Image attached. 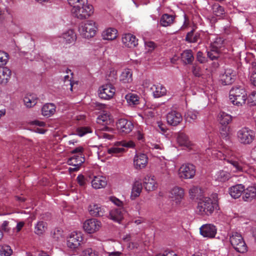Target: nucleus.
<instances>
[{
	"label": "nucleus",
	"mask_w": 256,
	"mask_h": 256,
	"mask_svg": "<svg viewBox=\"0 0 256 256\" xmlns=\"http://www.w3.org/2000/svg\"><path fill=\"white\" fill-rule=\"evenodd\" d=\"M218 208L216 200H212L209 198H204L200 200L196 207V212L202 216H209L214 210Z\"/></svg>",
	"instance_id": "1"
},
{
	"label": "nucleus",
	"mask_w": 256,
	"mask_h": 256,
	"mask_svg": "<svg viewBox=\"0 0 256 256\" xmlns=\"http://www.w3.org/2000/svg\"><path fill=\"white\" fill-rule=\"evenodd\" d=\"M230 100L234 105L242 106L245 104L247 94L244 88H234L230 92Z\"/></svg>",
	"instance_id": "2"
},
{
	"label": "nucleus",
	"mask_w": 256,
	"mask_h": 256,
	"mask_svg": "<svg viewBox=\"0 0 256 256\" xmlns=\"http://www.w3.org/2000/svg\"><path fill=\"white\" fill-rule=\"evenodd\" d=\"M72 12L76 17L82 20L88 18L94 13V8L92 5L88 4L86 1L80 6L72 8Z\"/></svg>",
	"instance_id": "3"
},
{
	"label": "nucleus",
	"mask_w": 256,
	"mask_h": 256,
	"mask_svg": "<svg viewBox=\"0 0 256 256\" xmlns=\"http://www.w3.org/2000/svg\"><path fill=\"white\" fill-rule=\"evenodd\" d=\"M230 242L234 250L240 253L247 251L246 244L240 234L232 232L230 237Z\"/></svg>",
	"instance_id": "4"
},
{
	"label": "nucleus",
	"mask_w": 256,
	"mask_h": 256,
	"mask_svg": "<svg viewBox=\"0 0 256 256\" xmlns=\"http://www.w3.org/2000/svg\"><path fill=\"white\" fill-rule=\"evenodd\" d=\"M98 30L96 23L91 20H87L82 24L79 28L80 35L84 38H90L94 36Z\"/></svg>",
	"instance_id": "5"
},
{
	"label": "nucleus",
	"mask_w": 256,
	"mask_h": 256,
	"mask_svg": "<svg viewBox=\"0 0 256 256\" xmlns=\"http://www.w3.org/2000/svg\"><path fill=\"white\" fill-rule=\"evenodd\" d=\"M237 137L240 143L244 144H250L254 139V132L247 127H244L238 130Z\"/></svg>",
	"instance_id": "6"
},
{
	"label": "nucleus",
	"mask_w": 256,
	"mask_h": 256,
	"mask_svg": "<svg viewBox=\"0 0 256 256\" xmlns=\"http://www.w3.org/2000/svg\"><path fill=\"white\" fill-rule=\"evenodd\" d=\"M196 167L191 164H182L178 170V175L180 178L191 179L196 174Z\"/></svg>",
	"instance_id": "7"
},
{
	"label": "nucleus",
	"mask_w": 256,
	"mask_h": 256,
	"mask_svg": "<svg viewBox=\"0 0 256 256\" xmlns=\"http://www.w3.org/2000/svg\"><path fill=\"white\" fill-rule=\"evenodd\" d=\"M102 223L96 218H90L86 220L83 224V228L88 234H94L100 229Z\"/></svg>",
	"instance_id": "8"
},
{
	"label": "nucleus",
	"mask_w": 256,
	"mask_h": 256,
	"mask_svg": "<svg viewBox=\"0 0 256 256\" xmlns=\"http://www.w3.org/2000/svg\"><path fill=\"white\" fill-rule=\"evenodd\" d=\"M84 160L85 158L83 155H75L70 158L68 160V164L72 166L68 168L70 172L78 171Z\"/></svg>",
	"instance_id": "9"
},
{
	"label": "nucleus",
	"mask_w": 256,
	"mask_h": 256,
	"mask_svg": "<svg viewBox=\"0 0 256 256\" xmlns=\"http://www.w3.org/2000/svg\"><path fill=\"white\" fill-rule=\"evenodd\" d=\"M82 240L83 238L81 232H72L67 240V246L69 248L74 250L80 245Z\"/></svg>",
	"instance_id": "10"
},
{
	"label": "nucleus",
	"mask_w": 256,
	"mask_h": 256,
	"mask_svg": "<svg viewBox=\"0 0 256 256\" xmlns=\"http://www.w3.org/2000/svg\"><path fill=\"white\" fill-rule=\"evenodd\" d=\"M115 92V88L112 84H107L99 88L98 96L102 99L109 100L113 97Z\"/></svg>",
	"instance_id": "11"
},
{
	"label": "nucleus",
	"mask_w": 256,
	"mask_h": 256,
	"mask_svg": "<svg viewBox=\"0 0 256 256\" xmlns=\"http://www.w3.org/2000/svg\"><path fill=\"white\" fill-rule=\"evenodd\" d=\"M116 128L122 133L128 134L134 128L132 122L125 118H120L116 122Z\"/></svg>",
	"instance_id": "12"
},
{
	"label": "nucleus",
	"mask_w": 256,
	"mask_h": 256,
	"mask_svg": "<svg viewBox=\"0 0 256 256\" xmlns=\"http://www.w3.org/2000/svg\"><path fill=\"white\" fill-rule=\"evenodd\" d=\"M200 234L204 237L213 238L217 232V229L212 224H203L200 228Z\"/></svg>",
	"instance_id": "13"
},
{
	"label": "nucleus",
	"mask_w": 256,
	"mask_h": 256,
	"mask_svg": "<svg viewBox=\"0 0 256 256\" xmlns=\"http://www.w3.org/2000/svg\"><path fill=\"white\" fill-rule=\"evenodd\" d=\"M236 76V72L233 70L226 68L220 75V79L224 85L230 84L234 81Z\"/></svg>",
	"instance_id": "14"
},
{
	"label": "nucleus",
	"mask_w": 256,
	"mask_h": 256,
	"mask_svg": "<svg viewBox=\"0 0 256 256\" xmlns=\"http://www.w3.org/2000/svg\"><path fill=\"white\" fill-rule=\"evenodd\" d=\"M114 130L112 128L104 126L102 128L97 129L96 134L99 138L106 140H112L114 138Z\"/></svg>",
	"instance_id": "15"
},
{
	"label": "nucleus",
	"mask_w": 256,
	"mask_h": 256,
	"mask_svg": "<svg viewBox=\"0 0 256 256\" xmlns=\"http://www.w3.org/2000/svg\"><path fill=\"white\" fill-rule=\"evenodd\" d=\"M182 120V114L175 110L169 112L166 115V120L168 124L172 126L178 125Z\"/></svg>",
	"instance_id": "16"
},
{
	"label": "nucleus",
	"mask_w": 256,
	"mask_h": 256,
	"mask_svg": "<svg viewBox=\"0 0 256 256\" xmlns=\"http://www.w3.org/2000/svg\"><path fill=\"white\" fill-rule=\"evenodd\" d=\"M88 211L93 216H102L106 214V208L104 206L96 204H92L88 206Z\"/></svg>",
	"instance_id": "17"
},
{
	"label": "nucleus",
	"mask_w": 256,
	"mask_h": 256,
	"mask_svg": "<svg viewBox=\"0 0 256 256\" xmlns=\"http://www.w3.org/2000/svg\"><path fill=\"white\" fill-rule=\"evenodd\" d=\"M122 44L126 47L133 48L138 44V40L131 34H126L122 37Z\"/></svg>",
	"instance_id": "18"
},
{
	"label": "nucleus",
	"mask_w": 256,
	"mask_h": 256,
	"mask_svg": "<svg viewBox=\"0 0 256 256\" xmlns=\"http://www.w3.org/2000/svg\"><path fill=\"white\" fill-rule=\"evenodd\" d=\"M184 190L178 186L173 188L170 191V196L176 204L180 203L184 198Z\"/></svg>",
	"instance_id": "19"
},
{
	"label": "nucleus",
	"mask_w": 256,
	"mask_h": 256,
	"mask_svg": "<svg viewBox=\"0 0 256 256\" xmlns=\"http://www.w3.org/2000/svg\"><path fill=\"white\" fill-rule=\"evenodd\" d=\"M148 158L144 154H137L134 159V164L136 168L141 169L144 168L148 164Z\"/></svg>",
	"instance_id": "20"
},
{
	"label": "nucleus",
	"mask_w": 256,
	"mask_h": 256,
	"mask_svg": "<svg viewBox=\"0 0 256 256\" xmlns=\"http://www.w3.org/2000/svg\"><path fill=\"white\" fill-rule=\"evenodd\" d=\"M143 184L146 190L149 192L154 190L158 187L154 176H146L144 178Z\"/></svg>",
	"instance_id": "21"
},
{
	"label": "nucleus",
	"mask_w": 256,
	"mask_h": 256,
	"mask_svg": "<svg viewBox=\"0 0 256 256\" xmlns=\"http://www.w3.org/2000/svg\"><path fill=\"white\" fill-rule=\"evenodd\" d=\"M61 38L66 44H74L76 40V36L72 30L70 29L64 32Z\"/></svg>",
	"instance_id": "22"
},
{
	"label": "nucleus",
	"mask_w": 256,
	"mask_h": 256,
	"mask_svg": "<svg viewBox=\"0 0 256 256\" xmlns=\"http://www.w3.org/2000/svg\"><path fill=\"white\" fill-rule=\"evenodd\" d=\"M244 190L245 187L243 184H238L230 187L228 192L230 196L236 199L240 197Z\"/></svg>",
	"instance_id": "23"
},
{
	"label": "nucleus",
	"mask_w": 256,
	"mask_h": 256,
	"mask_svg": "<svg viewBox=\"0 0 256 256\" xmlns=\"http://www.w3.org/2000/svg\"><path fill=\"white\" fill-rule=\"evenodd\" d=\"M12 76L11 70L6 67L0 68V84L6 85L9 82Z\"/></svg>",
	"instance_id": "24"
},
{
	"label": "nucleus",
	"mask_w": 256,
	"mask_h": 256,
	"mask_svg": "<svg viewBox=\"0 0 256 256\" xmlns=\"http://www.w3.org/2000/svg\"><path fill=\"white\" fill-rule=\"evenodd\" d=\"M107 184L106 177L101 176H94L92 181V186L95 189H100L104 188Z\"/></svg>",
	"instance_id": "25"
},
{
	"label": "nucleus",
	"mask_w": 256,
	"mask_h": 256,
	"mask_svg": "<svg viewBox=\"0 0 256 256\" xmlns=\"http://www.w3.org/2000/svg\"><path fill=\"white\" fill-rule=\"evenodd\" d=\"M56 106L52 103H47L42 108V114L48 118L52 116L56 112Z\"/></svg>",
	"instance_id": "26"
},
{
	"label": "nucleus",
	"mask_w": 256,
	"mask_h": 256,
	"mask_svg": "<svg viewBox=\"0 0 256 256\" xmlns=\"http://www.w3.org/2000/svg\"><path fill=\"white\" fill-rule=\"evenodd\" d=\"M125 99L128 104L131 107L137 106L140 102V96L134 93H128L125 96Z\"/></svg>",
	"instance_id": "27"
},
{
	"label": "nucleus",
	"mask_w": 256,
	"mask_h": 256,
	"mask_svg": "<svg viewBox=\"0 0 256 256\" xmlns=\"http://www.w3.org/2000/svg\"><path fill=\"white\" fill-rule=\"evenodd\" d=\"M142 182L140 180H136L132 184L130 194V198L134 200L138 197L142 192Z\"/></svg>",
	"instance_id": "28"
},
{
	"label": "nucleus",
	"mask_w": 256,
	"mask_h": 256,
	"mask_svg": "<svg viewBox=\"0 0 256 256\" xmlns=\"http://www.w3.org/2000/svg\"><path fill=\"white\" fill-rule=\"evenodd\" d=\"M117 30L114 28H108L104 30L102 34V36L104 40H112L116 39L117 37Z\"/></svg>",
	"instance_id": "29"
},
{
	"label": "nucleus",
	"mask_w": 256,
	"mask_h": 256,
	"mask_svg": "<svg viewBox=\"0 0 256 256\" xmlns=\"http://www.w3.org/2000/svg\"><path fill=\"white\" fill-rule=\"evenodd\" d=\"M109 218L114 221L120 222L123 218L122 210L121 208H116L110 210Z\"/></svg>",
	"instance_id": "30"
},
{
	"label": "nucleus",
	"mask_w": 256,
	"mask_h": 256,
	"mask_svg": "<svg viewBox=\"0 0 256 256\" xmlns=\"http://www.w3.org/2000/svg\"><path fill=\"white\" fill-rule=\"evenodd\" d=\"M38 98L34 94H28L24 98V102L26 107L30 108L34 106L38 102Z\"/></svg>",
	"instance_id": "31"
},
{
	"label": "nucleus",
	"mask_w": 256,
	"mask_h": 256,
	"mask_svg": "<svg viewBox=\"0 0 256 256\" xmlns=\"http://www.w3.org/2000/svg\"><path fill=\"white\" fill-rule=\"evenodd\" d=\"M120 79L124 84L130 83L132 81V70L126 68L122 72Z\"/></svg>",
	"instance_id": "32"
},
{
	"label": "nucleus",
	"mask_w": 256,
	"mask_h": 256,
	"mask_svg": "<svg viewBox=\"0 0 256 256\" xmlns=\"http://www.w3.org/2000/svg\"><path fill=\"white\" fill-rule=\"evenodd\" d=\"M151 89L152 90L154 98H160L164 96L166 92V88L160 84L153 85Z\"/></svg>",
	"instance_id": "33"
},
{
	"label": "nucleus",
	"mask_w": 256,
	"mask_h": 256,
	"mask_svg": "<svg viewBox=\"0 0 256 256\" xmlns=\"http://www.w3.org/2000/svg\"><path fill=\"white\" fill-rule=\"evenodd\" d=\"M227 162L231 164V170L233 172H239L244 171V164L242 162H238L233 158L228 159Z\"/></svg>",
	"instance_id": "34"
},
{
	"label": "nucleus",
	"mask_w": 256,
	"mask_h": 256,
	"mask_svg": "<svg viewBox=\"0 0 256 256\" xmlns=\"http://www.w3.org/2000/svg\"><path fill=\"white\" fill-rule=\"evenodd\" d=\"M176 140L178 144L180 146L188 148L191 146L190 142L189 140L188 136L183 132H180L178 134Z\"/></svg>",
	"instance_id": "35"
},
{
	"label": "nucleus",
	"mask_w": 256,
	"mask_h": 256,
	"mask_svg": "<svg viewBox=\"0 0 256 256\" xmlns=\"http://www.w3.org/2000/svg\"><path fill=\"white\" fill-rule=\"evenodd\" d=\"M174 18L175 17L172 15L164 14L160 18V24L162 26H168L174 23Z\"/></svg>",
	"instance_id": "36"
},
{
	"label": "nucleus",
	"mask_w": 256,
	"mask_h": 256,
	"mask_svg": "<svg viewBox=\"0 0 256 256\" xmlns=\"http://www.w3.org/2000/svg\"><path fill=\"white\" fill-rule=\"evenodd\" d=\"M182 60L186 64H190L194 60L192 52L190 50H186L181 54Z\"/></svg>",
	"instance_id": "37"
},
{
	"label": "nucleus",
	"mask_w": 256,
	"mask_h": 256,
	"mask_svg": "<svg viewBox=\"0 0 256 256\" xmlns=\"http://www.w3.org/2000/svg\"><path fill=\"white\" fill-rule=\"evenodd\" d=\"M230 177V174L228 172L223 170L218 172L214 176L215 180L222 182L228 180Z\"/></svg>",
	"instance_id": "38"
},
{
	"label": "nucleus",
	"mask_w": 256,
	"mask_h": 256,
	"mask_svg": "<svg viewBox=\"0 0 256 256\" xmlns=\"http://www.w3.org/2000/svg\"><path fill=\"white\" fill-rule=\"evenodd\" d=\"M47 230V224L44 221H39L34 226V233L38 235L43 234Z\"/></svg>",
	"instance_id": "39"
},
{
	"label": "nucleus",
	"mask_w": 256,
	"mask_h": 256,
	"mask_svg": "<svg viewBox=\"0 0 256 256\" xmlns=\"http://www.w3.org/2000/svg\"><path fill=\"white\" fill-rule=\"evenodd\" d=\"M198 112L196 110H188L185 114L184 118L187 122L192 123L197 119Z\"/></svg>",
	"instance_id": "40"
},
{
	"label": "nucleus",
	"mask_w": 256,
	"mask_h": 256,
	"mask_svg": "<svg viewBox=\"0 0 256 256\" xmlns=\"http://www.w3.org/2000/svg\"><path fill=\"white\" fill-rule=\"evenodd\" d=\"M218 120L222 125H226L232 121V116L222 112L219 114Z\"/></svg>",
	"instance_id": "41"
},
{
	"label": "nucleus",
	"mask_w": 256,
	"mask_h": 256,
	"mask_svg": "<svg viewBox=\"0 0 256 256\" xmlns=\"http://www.w3.org/2000/svg\"><path fill=\"white\" fill-rule=\"evenodd\" d=\"M200 38V34L196 32L195 34H194V31L191 30L188 32L186 37V40L188 42L194 43L196 42Z\"/></svg>",
	"instance_id": "42"
},
{
	"label": "nucleus",
	"mask_w": 256,
	"mask_h": 256,
	"mask_svg": "<svg viewBox=\"0 0 256 256\" xmlns=\"http://www.w3.org/2000/svg\"><path fill=\"white\" fill-rule=\"evenodd\" d=\"M110 120V115L106 112H104L102 114L97 118L96 122L100 124H107Z\"/></svg>",
	"instance_id": "43"
},
{
	"label": "nucleus",
	"mask_w": 256,
	"mask_h": 256,
	"mask_svg": "<svg viewBox=\"0 0 256 256\" xmlns=\"http://www.w3.org/2000/svg\"><path fill=\"white\" fill-rule=\"evenodd\" d=\"M210 41V48L218 50L223 44V40L219 37H216L213 41Z\"/></svg>",
	"instance_id": "44"
},
{
	"label": "nucleus",
	"mask_w": 256,
	"mask_h": 256,
	"mask_svg": "<svg viewBox=\"0 0 256 256\" xmlns=\"http://www.w3.org/2000/svg\"><path fill=\"white\" fill-rule=\"evenodd\" d=\"M12 252V250L8 245L2 246L0 247V255L1 256H10Z\"/></svg>",
	"instance_id": "45"
},
{
	"label": "nucleus",
	"mask_w": 256,
	"mask_h": 256,
	"mask_svg": "<svg viewBox=\"0 0 256 256\" xmlns=\"http://www.w3.org/2000/svg\"><path fill=\"white\" fill-rule=\"evenodd\" d=\"M126 152L124 148H118L113 146L108 150V153L112 155H116L124 153Z\"/></svg>",
	"instance_id": "46"
},
{
	"label": "nucleus",
	"mask_w": 256,
	"mask_h": 256,
	"mask_svg": "<svg viewBox=\"0 0 256 256\" xmlns=\"http://www.w3.org/2000/svg\"><path fill=\"white\" fill-rule=\"evenodd\" d=\"M207 55L211 60H216L220 56V50L210 48V50L208 52Z\"/></svg>",
	"instance_id": "47"
},
{
	"label": "nucleus",
	"mask_w": 256,
	"mask_h": 256,
	"mask_svg": "<svg viewBox=\"0 0 256 256\" xmlns=\"http://www.w3.org/2000/svg\"><path fill=\"white\" fill-rule=\"evenodd\" d=\"M213 12L217 16H220L224 13V8L218 4H215L213 7Z\"/></svg>",
	"instance_id": "48"
},
{
	"label": "nucleus",
	"mask_w": 256,
	"mask_h": 256,
	"mask_svg": "<svg viewBox=\"0 0 256 256\" xmlns=\"http://www.w3.org/2000/svg\"><path fill=\"white\" fill-rule=\"evenodd\" d=\"M90 132H92V130L88 127L78 128L76 130V134L80 136H82L84 134Z\"/></svg>",
	"instance_id": "49"
},
{
	"label": "nucleus",
	"mask_w": 256,
	"mask_h": 256,
	"mask_svg": "<svg viewBox=\"0 0 256 256\" xmlns=\"http://www.w3.org/2000/svg\"><path fill=\"white\" fill-rule=\"evenodd\" d=\"M254 198V194L251 192L250 190V186L246 190V192L242 196V198L245 202H250Z\"/></svg>",
	"instance_id": "50"
},
{
	"label": "nucleus",
	"mask_w": 256,
	"mask_h": 256,
	"mask_svg": "<svg viewBox=\"0 0 256 256\" xmlns=\"http://www.w3.org/2000/svg\"><path fill=\"white\" fill-rule=\"evenodd\" d=\"M8 60V54L3 51H0V67L6 64Z\"/></svg>",
	"instance_id": "51"
},
{
	"label": "nucleus",
	"mask_w": 256,
	"mask_h": 256,
	"mask_svg": "<svg viewBox=\"0 0 256 256\" xmlns=\"http://www.w3.org/2000/svg\"><path fill=\"white\" fill-rule=\"evenodd\" d=\"M52 237L56 240H60L63 238V231L61 229L54 230Z\"/></svg>",
	"instance_id": "52"
},
{
	"label": "nucleus",
	"mask_w": 256,
	"mask_h": 256,
	"mask_svg": "<svg viewBox=\"0 0 256 256\" xmlns=\"http://www.w3.org/2000/svg\"><path fill=\"white\" fill-rule=\"evenodd\" d=\"M82 256H98V253L91 248H88L82 252Z\"/></svg>",
	"instance_id": "53"
},
{
	"label": "nucleus",
	"mask_w": 256,
	"mask_h": 256,
	"mask_svg": "<svg viewBox=\"0 0 256 256\" xmlns=\"http://www.w3.org/2000/svg\"><path fill=\"white\" fill-rule=\"evenodd\" d=\"M223 152L225 157V161L228 162V159L231 160L233 158L234 152L230 150L227 148H224L223 149Z\"/></svg>",
	"instance_id": "54"
},
{
	"label": "nucleus",
	"mask_w": 256,
	"mask_h": 256,
	"mask_svg": "<svg viewBox=\"0 0 256 256\" xmlns=\"http://www.w3.org/2000/svg\"><path fill=\"white\" fill-rule=\"evenodd\" d=\"M68 2L70 6H72V8H75L76 6L81 5L82 4L86 2V0H68Z\"/></svg>",
	"instance_id": "55"
},
{
	"label": "nucleus",
	"mask_w": 256,
	"mask_h": 256,
	"mask_svg": "<svg viewBox=\"0 0 256 256\" xmlns=\"http://www.w3.org/2000/svg\"><path fill=\"white\" fill-rule=\"evenodd\" d=\"M248 102L250 106L256 105V91L252 92L249 96Z\"/></svg>",
	"instance_id": "56"
},
{
	"label": "nucleus",
	"mask_w": 256,
	"mask_h": 256,
	"mask_svg": "<svg viewBox=\"0 0 256 256\" xmlns=\"http://www.w3.org/2000/svg\"><path fill=\"white\" fill-rule=\"evenodd\" d=\"M220 130V134L222 138H226L228 134V128L225 125H223Z\"/></svg>",
	"instance_id": "57"
},
{
	"label": "nucleus",
	"mask_w": 256,
	"mask_h": 256,
	"mask_svg": "<svg viewBox=\"0 0 256 256\" xmlns=\"http://www.w3.org/2000/svg\"><path fill=\"white\" fill-rule=\"evenodd\" d=\"M192 72L196 76L199 77L201 75V70L200 67L196 65H193L192 66Z\"/></svg>",
	"instance_id": "58"
},
{
	"label": "nucleus",
	"mask_w": 256,
	"mask_h": 256,
	"mask_svg": "<svg viewBox=\"0 0 256 256\" xmlns=\"http://www.w3.org/2000/svg\"><path fill=\"white\" fill-rule=\"evenodd\" d=\"M145 46L148 52H151L155 48L156 44L152 42H148L145 43Z\"/></svg>",
	"instance_id": "59"
},
{
	"label": "nucleus",
	"mask_w": 256,
	"mask_h": 256,
	"mask_svg": "<svg viewBox=\"0 0 256 256\" xmlns=\"http://www.w3.org/2000/svg\"><path fill=\"white\" fill-rule=\"evenodd\" d=\"M212 154L216 156L220 160H225V157L224 156L223 150L222 151L214 150L212 152Z\"/></svg>",
	"instance_id": "60"
},
{
	"label": "nucleus",
	"mask_w": 256,
	"mask_h": 256,
	"mask_svg": "<svg viewBox=\"0 0 256 256\" xmlns=\"http://www.w3.org/2000/svg\"><path fill=\"white\" fill-rule=\"evenodd\" d=\"M196 60L201 64L204 63L206 62V58L204 56L203 53L198 51L196 54Z\"/></svg>",
	"instance_id": "61"
},
{
	"label": "nucleus",
	"mask_w": 256,
	"mask_h": 256,
	"mask_svg": "<svg viewBox=\"0 0 256 256\" xmlns=\"http://www.w3.org/2000/svg\"><path fill=\"white\" fill-rule=\"evenodd\" d=\"M80 186H84L86 184V180L84 176L80 174L76 178Z\"/></svg>",
	"instance_id": "62"
},
{
	"label": "nucleus",
	"mask_w": 256,
	"mask_h": 256,
	"mask_svg": "<svg viewBox=\"0 0 256 256\" xmlns=\"http://www.w3.org/2000/svg\"><path fill=\"white\" fill-rule=\"evenodd\" d=\"M16 222V226L14 230H16V232H20L24 226L25 223L24 222Z\"/></svg>",
	"instance_id": "63"
},
{
	"label": "nucleus",
	"mask_w": 256,
	"mask_h": 256,
	"mask_svg": "<svg viewBox=\"0 0 256 256\" xmlns=\"http://www.w3.org/2000/svg\"><path fill=\"white\" fill-rule=\"evenodd\" d=\"M123 147H125L126 148H134L135 147V144L132 140H124V144Z\"/></svg>",
	"instance_id": "64"
}]
</instances>
